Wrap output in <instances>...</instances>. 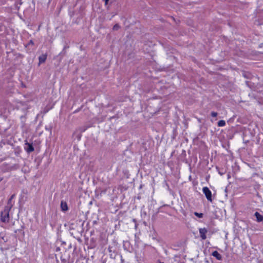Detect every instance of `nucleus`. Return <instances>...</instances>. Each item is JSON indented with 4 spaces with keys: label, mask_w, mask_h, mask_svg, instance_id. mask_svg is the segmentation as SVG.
Masks as SVG:
<instances>
[{
    "label": "nucleus",
    "mask_w": 263,
    "mask_h": 263,
    "mask_svg": "<svg viewBox=\"0 0 263 263\" xmlns=\"http://www.w3.org/2000/svg\"><path fill=\"white\" fill-rule=\"evenodd\" d=\"M194 215L199 218H202L203 215L202 213H199L197 212H195Z\"/></svg>",
    "instance_id": "9d476101"
},
{
    "label": "nucleus",
    "mask_w": 263,
    "mask_h": 263,
    "mask_svg": "<svg viewBox=\"0 0 263 263\" xmlns=\"http://www.w3.org/2000/svg\"><path fill=\"white\" fill-rule=\"evenodd\" d=\"M119 28V26L118 25V24H116L115 25H114V26L113 27V29L114 30H117Z\"/></svg>",
    "instance_id": "9b49d317"
},
{
    "label": "nucleus",
    "mask_w": 263,
    "mask_h": 263,
    "mask_svg": "<svg viewBox=\"0 0 263 263\" xmlns=\"http://www.w3.org/2000/svg\"><path fill=\"white\" fill-rule=\"evenodd\" d=\"M105 2V5H107L109 0H103Z\"/></svg>",
    "instance_id": "ddd939ff"
},
{
    "label": "nucleus",
    "mask_w": 263,
    "mask_h": 263,
    "mask_svg": "<svg viewBox=\"0 0 263 263\" xmlns=\"http://www.w3.org/2000/svg\"><path fill=\"white\" fill-rule=\"evenodd\" d=\"M199 231L201 238L203 240H205L206 238V234L207 233V230L205 228H200Z\"/></svg>",
    "instance_id": "7ed1b4c3"
},
{
    "label": "nucleus",
    "mask_w": 263,
    "mask_h": 263,
    "mask_svg": "<svg viewBox=\"0 0 263 263\" xmlns=\"http://www.w3.org/2000/svg\"><path fill=\"white\" fill-rule=\"evenodd\" d=\"M27 148H26V151L28 153H30L34 151V148L31 144L27 143Z\"/></svg>",
    "instance_id": "0eeeda50"
},
{
    "label": "nucleus",
    "mask_w": 263,
    "mask_h": 263,
    "mask_svg": "<svg viewBox=\"0 0 263 263\" xmlns=\"http://www.w3.org/2000/svg\"><path fill=\"white\" fill-rule=\"evenodd\" d=\"M256 218V220L258 222H261L263 221V216L260 214L258 212H256L254 214Z\"/></svg>",
    "instance_id": "20e7f679"
},
{
    "label": "nucleus",
    "mask_w": 263,
    "mask_h": 263,
    "mask_svg": "<svg viewBox=\"0 0 263 263\" xmlns=\"http://www.w3.org/2000/svg\"><path fill=\"white\" fill-rule=\"evenodd\" d=\"M212 255L219 260H221L222 259L221 255L217 251H214L212 253Z\"/></svg>",
    "instance_id": "39448f33"
},
{
    "label": "nucleus",
    "mask_w": 263,
    "mask_h": 263,
    "mask_svg": "<svg viewBox=\"0 0 263 263\" xmlns=\"http://www.w3.org/2000/svg\"><path fill=\"white\" fill-rule=\"evenodd\" d=\"M226 125V122L224 120H220L218 122V125L220 127L224 126Z\"/></svg>",
    "instance_id": "1a4fd4ad"
},
{
    "label": "nucleus",
    "mask_w": 263,
    "mask_h": 263,
    "mask_svg": "<svg viewBox=\"0 0 263 263\" xmlns=\"http://www.w3.org/2000/svg\"><path fill=\"white\" fill-rule=\"evenodd\" d=\"M61 207L63 211H66L68 210V206L65 202L62 201L61 203Z\"/></svg>",
    "instance_id": "423d86ee"
},
{
    "label": "nucleus",
    "mask_w": 263,
    "mask_h": 263,
    "mask_svg": "<svg viewBox=\"0 0 263 263\" xmlns=\"http://www.w3.org/2000/svg\"><path fill=\"white\" fill-rule=\"evenodd\" d=\"M1 181V179H0V181Z\"/></svg>",
    "instance_id": "4468645a"
},
{
    "label": "nucleus",
    "mask_w": 263,
    "mask_h": 263,
    "mask_svg": "<svg viewBox=\"0 0 263 263\" xmlns=\"http://www.w3.org/2000/svg\"><path fill=\"white\" fill-rule=\"evenodd\" d=\"M46 59V55H42V56H40L39 57V62L40 63H43L45 61Z\"/></svg>",
    "instance_id": "6e6552de"
},
{
    "label": "nucleus",
    "mask_w": 263,
    "mask_h": 263,
    "mask_svg": "<svg viewBox=\"0 0 263 263\" xmlns=\"http://www.w3.org/2000/svg\"><path fill=\"white\" fill-rule=\"evenodd\" d=\"M1 220L3 222H8L9 220V212L7 210H5L1 213Z\"/></svg>",
    "instance_id": "f03ea898"
},
{
    "label": "nucleus",
    "mask_w": 263,
    "mask_h": 263,
    "mask_svg": "<svg viewBox=\"0 0 263 263\" xmlns=\"http://www.w3.org/2000/svg\"><path fill=\"white\" fill-rule=\"evenodd\" d=\"M217 114L216 112H212L211 113V116L213 117H216L217 116Z\"/></svg>",
    "instance_id": "f8f14e48"
},
{
    "label": "nucleus",
    "mask_w": 263,
    "mask_h": 263,
    "mask_svg": "<svg viewBox=\"0 0 263 263\" xmlns=\"http://www.w3.org/2000/svg\"><path fill=\"white\" fill-rule=\"evenodd\" d=\"M202 192L206 196V199L208 201H212V192L208 187H203L202 189Z\"/></svg>",
    "instance_id": "f257e3e1"
}]
</instances>
